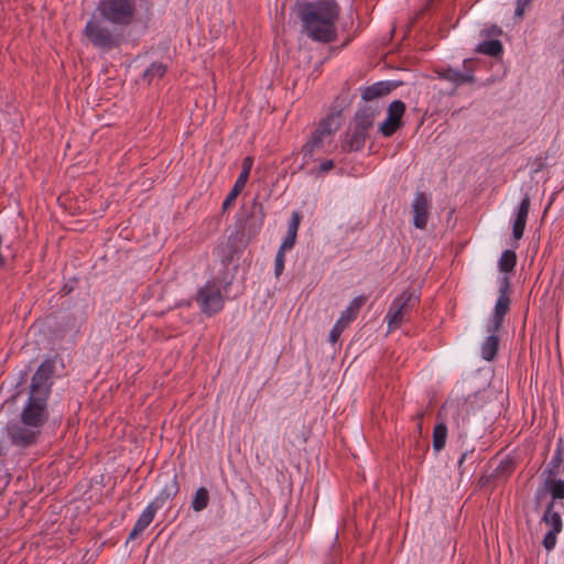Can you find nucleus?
<instances>
[{"label": "nucleus", "instance_id": "nucleus-34", "mask_svg": "<svg viewBox=\"0 0 564 564\" xmlns=\"http://www.w3.org/2000/svg\"><path fill=\"white\" fill-rule=\"evenodd\" d=\"M502 319L491 316L487 324V332L489 336H497V333L502 326Z\"/></svg>", "mask_w": 564, "mask_h": 564}, {"label": "nucleus", "instance_id": "nucleus-7", "mask_svg": "<svg viewBox=\"0 0 564 564\" xmlns=\"http://www.w3.org/2000/svg\"><path fill=\"white\" fill-rule=\"evenodd\" d=\"M195 300L203 314L213 316L224 308V296L219 285L214 281H207L197 290Z\"/></svg>", "mask_w": 564, "mask_h": 564}, {"label": "nucleus", "instance_id": "nucleus-39", "mask_svg": "<svg viewBox=\"0 0 564 564\" xmlns=\"http://www.w3.org/2000/svg\"><path fill=\"white\" fill-rule=\"evenodd\" d=\"M423 417H424V412H419V413H416V415H415V419L419 421V423H417V429H419L420 431H421V429H422V423H421V421L423 420Z\"/></svg>", "mask_w": 564, "mask_h": 564}, {"label": "nucleus", "instance_id": "nucleus-38", "mask_svg": "<svg viewBox=\"0 0 564 564\" xmlns=\"http://www.w3.org/2000/svg\"><path fill=\"white\" fill-rule=\"evenodd\" d=\"M470 453H473V451H470ZM468 454H469V452H468V451H466V452L462 453V455H460V457H459V459H458V468H459V469L462 468L463 464L465 463V460H466V458H467Z\"/></svg>", "mask_w": 564, "mask_h": 564}, {"label": "nucleus", "instance_id": "nucleus-10", "mask_svg": "<svg viewBox=\"0 0 564 564\" xmlns=\"http://www.w3.org/2000/svg\"><path fill=\"white\" fill-rule=\"evenodd\" d=\"M41 431L35 426L26 425L21 417L18 421H10L7 424V434L12 445L28 447L35 443Z\"/></svg>", "mask_w": 564, "mask_h": 564}, {"label": "nucleus", "instance_id": "nucleus-25", "mask_svg": "<svg viewBox=\"0 0 564 564\" xmlns=\"http://www.w3.org/2000/svg\"><path fill=\"white\" fill-rule=\"evenodd\" d=\"M517 264V254L512 250H505L498 261L499 270L503 273H510Z\"/></svg>", "mask_w": 564, "mask_h": 564}, {"label": "nucleus", "instance_id": "nucleus-1", "mask_svg": "<svg viewBox=\"0 0 564 564\" xmlns=\"http://www.w3.org/2000/svg\"><path fill=\"white\" fill-rule=\"evenodd\" d=\"M301 32L313 42L328 44L337 40L340 7L336 0L303 1L296 6Z\"/></svg>", "mask_w": 564, "mask_h": 564}, {"label": "nucleus", "instance_id": "nucleus-17", "mask_svg": "<svg viewBox=\"0 0 564 564\" xmlns=\"http://www.w3.org/2000/svg\"><path fill=\"white\" fill-rule=\"evenodd\" d=\"M180 492V484L177 481V476L174 475L161 489L158 496L151 501V503L156 507L159 510L164 507V505L175 498Z\"/></svg>", "mask_w": 564, "mask_h": 564}, {"label": "nucleus", "instance_id": "nucleus-32", "mask_svg": "<svg viewBox=\"0 0 564 564\" xmlns=\"http://www.w3.org/2000/svg\"><path fill=\"white\" fill-rule=\"evenodd\" d=\"M289 249H282V246H280L274 260V275L279 278L283 270H284V263H285V251Z\"/></svg>", "mask_w": 564, "mask_h": 564}, {"label": "nucleus", "instance_id": "nucleus-31", "mask_svg": "<svg viewBox=\"0 0 564 564\" xmlns=\"http://www.w3.org/2000/svg\"><path fill=\"white\" fill-rule=\"evenodd\" d=\"M366 301H367V296H365V295H359V296L355 297L349 303L348 307L344 311V313H346V315H348L349 317H351L355 321L359 314L360 308L366 303Z\"/></svg>", "mask_w": 564, "mask_h": 564}, {"label": "nucleus", "instance_id": "nucleus-26", "mask_svg": "<svg viewBox=\"0 0 564 564\" xmlns=\"http://www.w3.org/2000/svg\"><path fill=\"white\" fill-rule=\"evenodd\" d=\"M166 72V66L163 63H152L143 73V78L151 83L155 78H161Z\"/></svg>", "mask_w": 564, "mask_h": 564}, {"label": "nucleus", "instance_id": "nucleus-29", "mask_svg": "<svg viewBox=\"0 0 564 564\" xmlns=\"http://www.w3.org/2000/svg\"><path fill=\"white\" fill-rule=\"evenodd\" d=\"M251 208H252V212H251L252 223H251L250 227L253 228V232H257L263 223V218H264L263 207L260 203H258L257 200H253Z\"/></svg>", "mask_w": 564, "mask_h": 564}, {"label": "nucleus", "instance_id": "nucleus-30", "mask_svg": "<svg viewBox=\"0 0 564 564\" xmlns=\"http://www.w3.org/2000/svg\"><path fill=\"white\" fill-rule=\"evenodd\" d=\"M405 112V104L401 100H393L387 110V117L402 121Z\"/></svg>", "mask_w": 564, "mask_h": 564}, {"label": "nucleus", "instance_id": "nucleus-21", "mask_svg": "<svg viewBox=\"0 0 564 564\" xmlns=\"http://www.w3.org/2000/svg\"><path fill=\"white\" fill-rule=\"evenodd\" d=\"M447 440V426L444 422L437 423L433 430V449L438 453L445 445Z\"/></svg>", "mask_w": 564, "mask_h": 564}, {"label": "nucleus", "instance_id": "nucleus-6", "mask_svg": "<svg viewBox=\"0 0 564 564\" xmlns=\"http://www.w3.org/2000/svg\"><path fill=\"white\" fill-rule=\"evenodd\" d=\"M420 303V293L414 289H406L397 295L389 305L384 321L388 330L393 332L410 321L411 313Z\"/></svg>", "mask_w": 564, "mask_h": 564}, {"label": "nucleus", "instance_id": "nucleus-9", "mask_svg": "<svg viewBox=\"0 0 564 564\" xmlns=\"http://www.w3.org/2000/svg\"><path fill=\"white\" fill-rule=\"evenodd\" d=\"M335 120V115H328L318 123L310 141L304 145L305 154L312 155L315 151L323 150L326 144L332 142L333 134L338 128Z\"/></svg>", "mask_w": 564, "mask_h": 564}, {"label": "nucleus", "instance_id": "nucleus-22", "mask_svg": "<svg viewBox=\"0 0 564 564\" xmlns=\"http://www.w3.org/2000/svg\"><path fill=\"white\" fill-rule=\"evenodd\" d=\"M498 346V336H488L481 345V357L487 361H491L497 355Z\"/></svg>", "mask_w": 564, "mask_h": 564}, {"label": "nucleus", "instance_id": "nucleus-3", "mask_svg": "<svg viewBox=\"0 0 564 564\" xmlns=\"http://www.w3.org/2000/svg\"><path fill=\"white\" fill-rule=\"evenodd\" d=\"M84 36L95 48L109 52L120 46L122 33L107 21L99 18L96 12L88 19L83 30Z\"/></svg>", "mask_w": 564, "mask_h": 564}, {"label": "nucleus", "instance_id": "nucleus-19", "mask_svg": "<svg viewBox=\"0 0 564 564\" xmlns=\"http://www.w3.org/2000/svg\"><path fill=\"white\" fill-rule=\"evenodd\" d=\"M503 51L502 43L499 40L482 41L476 47V52L491 57L499 56Z\"/></svg>", "mask_w": 564, "mask_h": 564}, {"label": "nucleus", "instance_id": "nucleus-11", "mask_svg": "<svg viewBox=\"0 0 564 564\" xmlns=\"http://www.w3.org/2000/svg\"><path fill=\"white\" fill-rule=\"evenodd\" d=\"M542 521L549 528L543 538L542 545L550 552L555 547L557 534L563 529L562 518L560 512L555 511L554 501H550L546 506Z\"/></svg>", "mask_w": 564, "mask_h": 564}, {"label": "nucleus", "instance_id": "nucleus-24", "mask_svg": "<svg viewBox=\"0 0 564 564\" xmlns=\"http://www.w3.org/2000/svg\"><path fill=\"white\" fill-rule=\"evenodd\" d=\"M389 93V87L384 83H376L371 86L366 87L361 96L365 100H373Z\"/></svg>", "mask_w": 564, "mask_h": 564}, {"label": "nucleus", "instance_id": "nucleus-20", "mask_svg": "<svg viewBox=\"0 0 564 564\" xmlns=\"http://www.w3.org/2000/svg\"><path fill=\"white\" fill-rule=\"evenodd\" d=\"M210 501L209 491L205 487H199L192 499L191 507L195 512H202L205 510Z\"/></svg>", "mask_w": 564, "mask_h": 564}, {"label": "nucleus", "instance_id": "nucleus-37", "mask_svg": "<svg viewBox=\"0 0 564 564\" xmlns=\"http://www.w3.org/2000/svg\"><path fill=\"white\" fill-rule=\"evenodd\" d=\"M333 167H334V161L333 160H326V161L321 163V165L318 167V172L319 173H326V172L330 171Z\"/></svg>", "mask_w": 564, "mask_h": 564}, {"label": "nucleus", "instance_id": "nucleus-28", "mask_svg": "<svg viewBox=\"0 0 564 564\" xmlns=\"http://www.w3.org/2000/svg\"><path fill=\"white\" fill-rule=\"evenodd\" d=\"M252 165H253V159L251 156H246L243 159V161H242L241 172L238 175L235 184H237L238 186H240L242 188L246 187V184H247V182L249 180V176H250V172H251Z\"/></svg>", "mask_w": 564, "mask_h": 564}, {"label": "nucleus", "instance_id": "nucleus-18", "mask_svg": "<svg viewBox=\"0 0 564 564\" xmlns=\"http://www.w3.org/2000/svg\"><path fill=\"white\" fill-rule=\"evenodd\" d=\"M301 216L297 212L292 214L291 220L289 223L288 232L281 243L282 249H292L295 245L296 235L300 226Z\"/></svg>", "mask_w": 564, "mask_h": 564}, {"label": "nucleus", "instance_id": "nucleus-27", "mask_svg": "<svg viewBox=\"0 0 564 564\" xmlns=\"http://www.w3.org/2000/svg\"><path fill=\"white\" fill-rule=\"evenodd\" d=\"M403 126V121H398L395 119L387 117L386 120L379 126V132L383 137L393 135L401 127Z\"/></svg>", "mask_w": 564, "mask_h": 564}, {"label": "nucleus", "instance_id": "nucleus-16", "mask_svg": "<svg viewBox=\"0 0 564 564\" xmlns=\"http://www.w3.org/2000/svg\"><path fill=\"white\" fill-rule=\"evenodd\" d=\"M158 511L159 509L150 502L137 519L128 541L137 539L151 524Z\"/></svg>", "mask_w": 564, "mask_h": 564}, {"label": "nucleus", "instance_id": "nucleus-23", "mask_svg": "<svg viewBox=\"0 0 564 564\" xmlns=\"http://www.w3.org/2000/svg\"><path fill=\"white\" fill-rule=\"evenodd\" d=\"M352 321L354 319L351 317H349L348 315H346V313L343 312L340 317L337 319V322L329 332V341L332 344H335L340 337L344 329L348 327Z\"/></svg>", "mask_w": 564, "mask_h": 564}, {"label": "nucleus", "instance_id": "nucleus-5", "mask_svg": "<svg viewBox=\"0 0 564 564\" xmlns=\"http://www.w3.org/2000/svg\"><path fill=\"white\" fill-rule=\"evenodd\" d=\"M95 12L113 28L124 29L134 21L137 3L135 0H99Z\"/></svg>", "mask_w": 564, "mask_h": 564}, {"label": "nucleus", "instance_id": "nucleus-2", "mask_svg": "<svg viewBox=\"0 0 564 564\" xmlns=\"http://www.w3.org/2000/svg\"><path fill=\"white\" fill-rule=\"evenodd\" d=\"M55 362L45 359L36 369L30 384L29 398L21 411L20 417L26 425L35 426L41 431L48 420L47 401L53 386Z\"/></svg>", "mask_w": 564, "mask_h": 564}, {"label": "nucleus", "instance_id": "nucleus-41", "mask_svg": "<svg viewBox=\"0 0 564 564\" xmlns=\"http://www.w3.org/2000/svg\"><path fill=\"white\" fill-rule=\"evenodd\" d=\"M491 33H495V34H500L501 33V30L500 29H497L496 26L492 28V31L490 32ZM486 35H489V32L486 33Z\"/></svg>", "mask_w": 564, "mask_h": 564}, {"label": "nucleus", "instance_id": "nucleus-36", "mask_svg": "<svg viewBox=\"0 0 564 564\" xmlns=\"http://www.w3.org/2000/svg\"><path fill=\"white\" fill-rule=\"evenodd\" d=\"M562 462V458L558 454L554 455L549 464V467L546 468L547 474L550 475V469L556 470V468L560 466Z\"/></svg>", "mask_w": 564, "mask_h": 564}, {"label": "nucleus", "instance_id": "nucleus-14", "mask_svg": "<svg viewBox=\"0 0 564 564\" xmlns=\"http://www.w3.org/2000/svg\"><path fill=\"white\" fill-rule=\"evenodd\" d=\"M510 281L508 276H503L499 283V296L496 301L492 316L503 321L506 314L510 310L509 297Z\"/></svg>", "mask_w": 564, "mask_h": 564}, {"label": "nucleus", "instance_id": "nucleus-15", "mask_svg": "<svg viewBox=\"0 0 564 564\" xmlns=\"http://www.w3.org/2000/svg\"><path fill=\"white\" fill-rule=\"evenodd\" d=\"M529 209H530V197L528 195H524V197L521 199V202L519 204V207H518V210L516 214V219H514L513 226H512V236L516 240L521 239L523 236L525 225H527L528 215H529Z\"/></svg>", "mask_w": 564, "mask_h": 564}, {"label": "nucleus", "instance_id": "nucleus-8", "mask_svg": "<svg viewBox=\"0 0 564 564\" xmlns=\"http://www.w3.org/2000/svg\"><path fill=\"white\" fill-rule=\"evenodd\" d=\"M475 65L476 62L474 59L466 58L463 62V70L447 66L437 68L435 73L438 79L446 80L457 88L475 83Z\"/></svg>", "mask_w": 564, "mask_h": 564}, {"label": "nucleus", "instance_id": "nucleus-13", "mask_svg": "<svg viewBox=\"0 0 564 564\" xmlns=\"http://www.w3.org/2000/svg\"><path fill=\"white\" fill-rule=\"evenodd\" d=\"M556 470L550 469V475L545 479V490H538L535 498L539 501L547 491L552 497L551 501H554V507L560 505L564 509V479L556 478Z\"/></svg>", "mask_w": 564, "mask_h": 564}, {"label": "nucleus", "instance_id": "nucleus-35", "mask_svg": "<svg viewBox=\"0 0 564 564\" xmlns=\"http://www.w3.org/2000/svg\"><path fill=\"white\" fill-rule=\"evenodd\" d=\"M533 0H517V7H516V15L517 17H522L525 9L530 6V3L532 2Z\"/></svg>", "mask_w": 564, "mask_h": 564}, {"label": "nucleus", "instance_id": "nucleus-12", "mask_svg": "<svg viewBox=\"0 0 564 564\" xmlns=\"http://www.w3.org/2000/svg\"><path fill=\"white\" fill-rule=\"evenodd\" d=\"M413 225L417 229H425L429 221L431 202L425 193L416 192L411 205Z\"/></svg>", "mask_w": 564, "mask_h": 564}, {"label": "nucleus", "instance_id": "nucleus-40", "mask_svg": "<svg viewBox=\"0 0 564 564\" xmlns=\"http://www.w3.org/2000/svg\"><path fill=\"white\" fill-rule=\"evenodd\" d=\"M66 325H67L68 328H74L75 327V323H74V321L70 317H67Z\"/></svg>", "mask_w": 564, "mask_h": 564}, {"label": "nucleus", "instance_id": "nucleus-4", "mask_svg": "<svg viewBox=\"0 0 564 564\" xmlns=\"http://www.w3.org/2000/svg\"><path fill=\"white\" fill-rule=\"evenodd\" d=\"M376 110L372 107L359 109L341 142V151L346 153L360 151L369 137V131L373 126Z\"/></svg>", "mask_w": 564, "mask_h": 564}, {"label": "nucleus", "instance_id": "nucleus-33", "mask_svg": "<svg viewBox=\"0 0 564 564\" xmlns=\"http://www.w3.org/2000/svg\"><path fill=\"white\" fill-rule=\"evenodd\" d=\"M243 191L242 187L238 186L237 184H234L231 191L226 196L224 203H223V209L229 208L236 200L237 196Z\"/></svg>", "mask_w": 564, "mask_h": 564}, {"label": "nucleus", "instance_id": "nucleus-42", "mask_svg": "<svg viewBox=\"0 0 564 564\" xmlns=\"http://www.w3.org/2000/svg\"><path fill=\"white\" fill-rule=\"evenodd\" d=\"M562 19H563V21H564V14H563V18H562Z\"/></svg>", "mask_w": 564, "mask_h": 564}]
</instances>
